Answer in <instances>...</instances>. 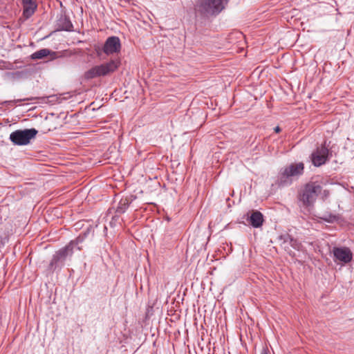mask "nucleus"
Returning a JSON list of instances; mask_svg holds the SVG:
<instances>
[{
    "mask_svg": "<svg viewBox=\"0 0 354 354\" xmlns=\"http://www.w3.org/2000/svg\"><path fill=\"white\" fill-rule=\"evenodd\" d=\"M230 0H197L195 10L205 18L214 17L225 9Z\"/></svg>",
    "mask_w": 354,
    "mask_h": 354,
    "instance_id": "f257e3e1",
    "label": "nucleus"
},
{
    "mask_svg": "<svg viewBox=\"0 0 354 354\" xmlns=\"http://www.w3.org/2000/svg\"><path fill=\"white\" fill-rule=\"evenodd\" d=\"M304 164L301 162L291 163L281 168L276 183L279 187L289 186L294 178H297L304 174Z\"/></svg>",
    "mask_w": 354,
    "mask_h": 354,
    "instance_id": "f03ea898",
    "label": "nucleus"
},
{
    "mask_svg": "<svg viewBox=\"0 0 354 354\" xmlns=\"http://www.w3.org/2000/svg\"><path fill=\"white\" fill-rule=\"evenodd\" d=\"M120 65V61L119 59H111L108 62L92 67L85 73L84 77L87 80H91L108 75L115 72Z\"/></svg>",
    "mask_w": 354,
    "mask_h": 354,
    "instance_id": "7ed1b4c3",
    "label": "nucleus"
},
{
    "mask_svg": "<svg viewBox=\"0 0 354 354\" xmlns=\"http://www.w3.org/2000/svg\"><path fill=\"white\" fill-rule=\"evenodd\" d=\"M322 192V187L317 182L307 183L299 194V200L306 207L313 205L317 196Z\"/></svg>",
    "mask_w": 354,
    "mask_h": 354,
    "instance_id": "20e7f679",
    "label": "nucleus"
},
{
    "mask_svg": "<svg viewBox=\"0 0 354 354\" xmlns=\"http://www.w3.org/2000/svg\"><path fill=\"white\" fill-rule=\"evenodd\" d=\"M38 131L34 128L18 129L10 135V141L15 145H26L35 138Z\"/></svg>",
    "mask_w": 354,
    "mask_h": 354,
    "instance_id": "39448f33",
    "label": "nucleus"
},
{
    "mask_svg": "<svg viewBox=\"0 0 354 354\" xmlns=\"http://www.w3.org/2000/svg\"><path fill=\"white\" fill-rule=\"evenodd\" d=\"M73 254L70 252L68 248L66 246L61 248L55 252L48 266V270L54 272L57 269L60 270L64 266L68 257H71Z\"/></svg>",
    "mask_w": 354,
    "mask_h": 354,
    "instance_id": "423d86ee",
    "label": "nucleus"
},
{
    "mask_svg": "<svg viewBox=\"0 0 354 354\" xmlns=\"http://www.w3.org/2000/svg\"><path fill=\"white\" fill-rule=\"evenodd\" d=\"M329 150L325 147V144L317 148L310 156L313 165L315 167H320L324 165L329 159Z\"/></svg>",
    "mask_w": 354,
    "mask_h": 354,
    "instance_id": "0eeeda50",
    "label": "nucleus"
},
{
    "mask_svg": "<svg viewBox=\"0 0 354 354\" xmlns=\"http://www.w3.org/2000/svg\"><path fill=\"white\" fill-rule=\"evenodd\" d=\"M120 50L121 42L120 38L117 36L109 37L102 48V51L106 55L118 53Z\"/></svg>",
    "mask_w": 354,
    "mask_h": 354,
    "instance_id": "6e6552de",
    "label": "nucleus"
},
{
    "mask_svg": "<svg viewBox=\"0 0 354 354\" xmlns=\"http://www.w3.org/2000/svg\"><path fill=\"white\" fill-rule=\"evenodd\" d=\"M335 261H340L343 263H348L353 259V253L346 247H335L333 249Z\"/></svg>",
    "mask_w": 354,
    "mask_h": 354,
    "instance_id": "1a4fd4ad",
    "label": "nucleus"
},
{
    "mask_svg": "<svg viewBox=\"0 0 354 354\" xmlns=\"http://www.w3.org/2000/svg\"><path fill=\"white\" fill-rule=\"evenodd\" d=\"M91 232V229L87 228L84 232L80 234L75 239L71 241L66 247L68 248L72 254L74 252V248H76L77 250H82L83 248L82 243L90 234Z\"/></svg>",
    "mask_w": 354,
    "mask_h": 354,
    "instance_id": "9d476101",
    "label": "nucleus"
},
{
    "mask_svg": "<svg viewBox=\"0 0 354 354\" xmlns=\"http://www.w3.org/2000/svg\"><path fill=\"white\" fill-rule=\"evenodd\" d=\"M247 221L253 227L259 228L263 223V215L258 210H252L247 214Z\"/></svg>",
    "mask_w": 354,
    "mask_h": 354,
    "instance_id": "9b49d317",
    "label": "nucleus"
},
{
    "mask_svg": "<svg viewBox=\"0 0 354 354\" xmlns=\"http://www.w3.org/2000/svg\"><path fill=\"white\" fill-rule=\"evenodd\" d=\"M23 5V15L26 18L30 17L35 12L37 5L35 0H21Z\"/></svg>",
    "mask_w": 354,
    "mask_h": 354,
    "instance_id": "f8f14e48",
    "label": "nucleus"
},
{
    "mask_svg": "<svg viewBox=\"0 0 354 354\" xmlns=\"http://www.w3.org/2000/svg\"><path fill=\"white\" fill-rule=\"evenodd\" d=\"M48 56H50V59H55L57 57V53L48 48L40 49L30 55L32 59H42Z\"/></svg>",
    "mask_w": 354,
    "mask_h": 354,
    "instance_id": "ddd939ff",
    "label": "nucleus"
},
{
    "mask_svg": "<svg viewBox=\"0 0 354 354\" xmlns=\"http://www.w3.org/2000/svg\"><path fill=\"white\" fill-rule=\"evenodd\" d=\"M292 236H290L288 233H285L279 236L278 239L280 241L281 246L284 249L287 253L291 256H295V252L290 249L291 242L290 239H292Z\"/></svg>",
    "mask_w": 354,
    "mask_h": 354,
    "instance_id": "4468645a",
    "label": "nucleus"
},
{
    "mask_svg": "<svg viewBox=\"0 0 354 354\" xmlns=\"http://www.w3.org/2000/svg\"><path fill=\"white\" fill-rule=\"evenodd\" d=\"M59 30L72 31L73 26L68 17L61 15L57 22Z\"/></svg>",
    "mask_w": 354,
    "mask_h": 354,
    "instance_id": "2eb2a0df",
    "label": "nucleus"
},
{
    "mask_svg": "<svg viewBox=\"0 0 354 354\" xmlns=\"http://www.w3.org/2000/svg\"><path fill=\"white\" fill-rule=\"evenodd\" d=\"M130 204V201L127 198H122L117 207L116 212L118 214H123L126 212L127 209L129 207Z\"/></svg>",
    "mask_w": 354,
    "mask_h": 354,
    "instance_id": "dca6fc26",
    "label": "nucleus"
},
{
    "mask_svg": "<svg viewBox=\"0 0 354 354\" xmlns=\"http://www.w3.org/2000/svg\"><path fill=\"white\" fill-rule=\"evenodd\" d=\"M290 242H291V246H290V248H293L296 250H301V248H302V244L300 241H299L297 239H294L293 237H292V239L290 240Z\"/></svg>",
    "mask_w": 354,
    "mask_h": 354,
    "instance_id": "f3484780",
    "label": "nucleus"
},
{
    "mask_svg": "<svg viewBox=\"0 0 354 354\" xmlns=\"http://www.w3.org/2000/svg\"><path fill=\"white\" fill-rule=\"evenodd\" d=\"M322 219L325 221L326 222L332 223L337 220V216L334 214H329L322 217Z\"/></svg>",
    "mask_w": 354,
    "mask_h": 354,
    "instance_id": "a211bd4d",
    "label": "nucleus"
},
{
    "mask_svg": "<svg viewBox=\"0 0 354 354\" xmlns=\"http://www.w3.org/2000/svg\"><path fill=\"white\" fill-rule=\"evenodd\" d=\"M29 99H27V100H28ZM26 100V99H19V100H9V101H4L1 103L2 105H12L14 104V103L15 102H23V101H25Z\"/></svg>",
    "mask_w": 354,
    "mask_h": 354,
    "instance_id": "6ab92c4d",
    "label": "nucleus"
},
{
    "mask_svg": "<svg viewBox=\"0 0 354 354\" xmlns=\"http://www.w3.org/2000/svg\"><path fill=\"white\" fill-rule=\"evenodd\" d=\"M321 194H322V198L325 199L329 196L330 192L328 190L325 189Z\"/></svg>",
    "mask_w": 354,
    "mask_h": 354,
    "instance_id": "aec40b11",
    "label": "nucleus"
},
{
    "mask_svg": "<svg viewBox=\"0 0 354 354\" xmlns=\"http://www.w3.org/2000/svg\"><path fill=\"white\" fill-rule=\"evenodd\" d=\"M281 131V128H280L279 127H276L274 128V131H275L276 133H279Z\"/></svg>",
    "mask_w": 354,
    "mask_h": 354,
    "instance_id": "412c9836",
    "label": "nucleus"
},
{
    "mask_svg": "<svg viewBox=\"0 0 354 354\" xmlns=\"http://www.w3.org/2000/svg\"><path fill=\"white\" fill-rule=\"evenodd\" d=\"M261 354H268V352L266 350H263V351L261 352Z\"/></svg>",
    "mask_w": 354,
    "mask_h": 354,
    "instance_id": "4be33fe9",
    "label": "nucleus"
}]
</instances>
